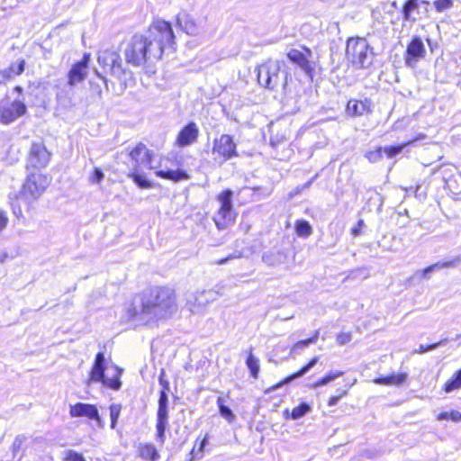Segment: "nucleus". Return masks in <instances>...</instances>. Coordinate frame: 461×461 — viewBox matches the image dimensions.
Returning a JSON list of instances; mask_svg holds the SVG:
<instances>
[{
    "instance_id": "obj_50",
    "label": "nucleus",
    "mask_w": 461,
    "mask_h": 461,
    "mask_svg": "<svg viewBox=\"0 0 461 461\" xmlns=\"http://www.w3.org/2000/svg\"><path fill=\"white\" fill-rule=\"evenodd\" d=\"M12 65H14V71L12 73L14 77V75H21L24 71L25 60L20 59L17 63H13Z\"/></svg>"
},
{
    "instance_id": "obj_58",
    "label": "nucleus",
    "mask_w": 461,
    "mask_h": 461,
    "mask_svg": "<svg viewBox=\"0 0 461 461\" xmlns=\"http://www.w3.org/2000/svg\"><path fill=\"white\" fill-rule=\"evenodd\" d=\"M238 258V256L233 255V254H230V256H228V257H226V258H221V259L218 260V261H217V264H218V265H224V264L228 263L230 259H232V258Z\"/></svg>"
},
{
    "instance_id": "obj_34",
    "label": "nucleus",
    "mask_w": 461,
    "mask_h": 461,
    "mask_svg": "<svg viewBox=\"0 0 461 461\" xmlns=\"http://www.w3.org/2000/svg\"><path fill=\"white\" fill-rule=\"evenodd\" d=\"M343 375L342 371H336V372H330L328 375L323 376L322 378L316 381L313 384V388H317L322 385H326L330 382L337 379L338 377L341 376Z\"/></svg>"
},
{
    "instance_id": "obj_35",
    "label": "nucleus",
    "mask_w": 461,
    "mask_h": 461,
    "mask_svg": "<svg viewBox=\"0 0 461 461\" xmlns=\"http://www.w3.org/2000/svg\"><path fill=\"white\" fill-rule=\"evenodd\" d=\"M310 411V405L306 402H302L292 410L290 417L292 420H298L307 414Z\"/></svg>"
},
{
    "instance_id": "obj_30",
    "label": "nucleus",
    "mask_w": 461,
    "mask_h": 461,
    "mask_svg": "<svg viewBox=\"0 0 461 461\" xmlns=\"http://www.w3.org/2000/svg\"><path fill=\"white\" fill-rule=\"evenodd\" d=\"M246 364L248 368L249 369L250 375L254 378H258V372H259V360L258 357H256L252 351L249 353V356L246 360Z\"/></svg>"
},
{
    "instance_id": "obj_25",
    "label": "nucleus",
    "mask_w": 461,
    "mask_h": 461,
    "mask_svg": "<svg viewBox=\"0 0 461 461\" xmlns=\"http://www.w3.org/2000/svg\"><path fill=\"white\" fill-rule=\"evenodd\" d=\"M318 361H319L318 357H313L312 359L310 360V362L308 364L303 366L299 371H297V372L294 373L293 375L285 378V380L283 381V384H289L293 380L304 375L318 363Z\"/></svg>"
},
{
    "instance_id": "obj_42",
    "label": "nucleus",
    "mask_w": 461,
    "mask_h": 461,
    "mask_svg": "<svg viewBox=\"0 0 461 461\" xmlns=\"http://www.w3.org/2000/svg\"><path fill=\"white\" fill-rule=\"evenodd\" d=\"M14 71V65H10L9 68L0 70V85L5 84L7 81L13 79L12 73Z\"/></svg>"
},
{
    "instance_id": "obj_49",
    "label": "nucleus",
    "mask_w": 461,
    "mask_h": 461,
    "mask_svg": "<svg viewBox=\"0 0 461 461\" xmlns=\"http://www.w3.org/2000/svg\"><path fill=\"white\" fill-rule=\"evenodd\" d=\"M104 177V172L99 167H95L92 176H90L91 183H100Z\"/></svg>"
},
{
    "instance_id": "obj_37",
    "label": "nucleus",
    "mask_w": 461,
    "mask_h": 461,
    "mask_svg": "<svg viewBox=\"0 0 461 461\" xmlns=\"http://www.w3.org/2000/svg\"><path fill=\"white\" fill-rule=\"evenodd\" d=\"M411 141H408L406 143H402V144H400V145H396V146H388V147H384L383 148V151L385 153V155L387 156V158H392L395 156H397L398 154L402 153L403 149L408 145L410 144Z\"/></svg>"
},
{
    "instance_id": "obj_32",
    "label": "nucleus",
    "mask_w": 461,
    "mask_h": 461,
    "mask_svg": "<svg viewBox=\"0 0 461 461\" xmlns=\"http://www.w3.org/2000/svg\"><path fill=\"white\" fill-rule=\"evenodd\" d=\"M296 233L301 237H308L312 234V229L307 221H297L295 224Z\"/></svg>"
},
{
    "instance_id": "obj_1",
    "label": "nucleus",
    "mask_w": 461,
    "mask_h": 461,
    "mask_svg": "<svg viewBox=\"0 0 461 461\" xmlns=\"http://www.w3.org/2000/svg\"><path fill=\"white\" fill-rule=\"evenodd\" d=\"M176 44L171 23L155 20L146 34H135L126 43L124 57L128 64L140 67L148 60L161 59L166 47Z\"/></svg>"
},
{
    "instance_id": "obj_12",
    "label": "nucleus",
    "mask_w": 461,
    "mask_h": 461,
    "mask_svg": "<svg viewBox=\"0 0 461 461\" xmlns=\"http://www.w3.org/2000/svg\"><path fill=\"white\" fill-rule=\"evenodd\" d=\"M425 54L426 50L421 39L417 36L413 37L408 44L405 51V65L409 68H415L417 62L423 59Z\"/></svg>"
},
{
    "instance_id": "obj_10",
    "label": "nucleus",
    "mask_w": 461,
    "mask_h": 461,
    "mask_svg": "<svg viewBox=\"0 0 461 461\" xmlns=\"http://www.w3.org/2000/svg\"><path fill=\"white\" fill-rule=\"evenodd\" d=\"M212 154L216 155L215 160L219 158L221 163H223L238 156L236 143L233 138L229 134H222L213 141Z\"/></svg>"
},
{
    "instance_id": "obj_18",
    "label": "nucleus",
    "mask_w": 461,
    "mask_h": 461,
    "mask_svg": "<svg viewBox=\"0 0 461 461\" xmlns=\"http://www.w3.org/2000/svg\"><path fill=\"white\" fill-rule=\"evenodd\" d=\"M346 111L351 117H358L365 113H371V101L367 98L363 101L351 99L347 104Z\"/></svg>"
},
{
    "instance_id": "obj_45",
    "label": "nucleus",
    "mask_w": 461,
    "mask_h": 461,
    "mask_svg": "<svg viewBox=\"0 0 461 461\" xmlns=\"http://www.w3.org/2000/svg\"><path fill=\"white\" fill-rule=\"evenodd\" d=\"M368 276V270L366 267H361L350 271L349 275L348 276V278H357L359 276L366 278Z\"/></svg>"
},
{
    "instance_id": "obj_64",
    "label": "nucleus",
    "mask_w": 461,
    "mask_h": 461,
    "mask_svg": "<svg viewBox=\"0 0 461 461\" xmlns=\"http://www.w3.org/2000/svg\"><path fill=\"white\" fill-rule=\"evenodd\" d=\"M14 92H16V93H18L19 95H21V94H23V87H22V86H16L14 88Z\"/></svg>"
},
{
    "instance_id": "obj_53",
    "label": "nucleus",
    "mask_w": 461,
    "mask_h": 461,
    "mask_svg": "<svg viewBox=\"0 0 461 461\" xmlns=\"http://www.w3.org/2000/svg\"><path fill=\"white\" fill-rule=\"evenodd\" d=\"M148 152L150 154V155H143V159L147 166L149 167V168L152 169V168H155V167L152 165V158L154 156V153L152 150L149 149H148Z\"/></svg>"
},
{
    "instance_id": "obj_47",
    "label": "nucleus",
    "mask_w": 461,
    "mask_h": 461,
    "mask_svg": "<svg viewBox=\"0 0 461 461\" xmlns=\"http://www.w3.org/2000/svg\"><path fill=\"white\" fill-rule=\"evenodd\" d=\"M460 382L458 380H456L454 376L449 379L444 386V390L446 393H450L457 388L461 387V384H459Z\"/></svg>"
},
{
    "instance_id": "obj_40",
    "label": "nucleus",
    "mask_w": 461,
    "mask_h": 461,
    "mask_svg": "<svg viewBox=\"0 0 461 461\" xmlns=\"http://www.w3.org/2000/svg\"><path fill=\"white\" fill-rule=\"evenodd\" d=\"M27 436L21 434L15 437L13 444H12V452L14 457L16 456V454L21 450L23 445L27 440Z\"/></svg>"
},
{
    "instance_id": "obj_3",
    "label": "nucleus",
    "mask_w": 461,
    "mask_h": 461,
    "mask_svg": "<svg viewBox=\"0 0 461 461\" xmlns=\"http://www.w3.org/2000/svg\"><path fill=\"white\" fill-rule=\"evenodd\" d=\"M50 182V178L41 173L29 175L15 201L11 202L14 213L17 217L21 216L22 205L29 207L31 203L36 201L44 193Z\"/></svg>"
},
{
    "instance_id": "obj_17",
    "label": "nucleus",
    "mask_w": 461,
    "mask_h": 461,
    "mask_svg": "<svg viewBox=\"0 0 461 461\" xmlns=\"http://www.w3.org/2000/svg\"><path fill=\"white\" fill-rule=\"evenodd\" d=\"M90 61V55L85 53L81 60L72 66L68 74V85L74 86L85 80L87 75V68Z\"/></svg>"
},
{
    "instance_id": "obj_36",
    "label": "nucleus",
    "mask_w": 461,
    "mask_h": 461,
    "mask_svg": "<svg viewBox=\"0 0 461 461\" xmlns=\"http://www.w3.org/2000/svg\"><path fill=\"white\" fill-rule=\"evenodd\" d=\"M109 410H110V419H111L110 427H111V429H113L116 428V424H117L118 419L121 414L122 405L117 404V403H113L110 405Z\"/></svg>"
},
{
    "instance_id": "obj_23",
    "label": "nucleus",
    "mask_w": 461,
    "mask_h": 461,
    "mask_svg": "<svg viewBox=\"0 0 461 461\" xmlns=\"http://www.w3.org/2000/svg\"><path fill=\"white\" fill-rule=\"evenodd\" d=\"M407 378L406 374H392L390 375L386 376H381L374 379V383L376 384H383V385H392L396 384L400 385L405 382Z\"/></svg>"
},
{
    "instance_id": "obj_61",
    "label": "nucleus",
    "mask_w": 461,
    "mask_h": 461,
    "mask_svg": "<svg viewBox=\"0 0 461 461\" xmlns=\"http://www.w3.org/2000/svg\"><path fill=\"white\" fill-rule=\"evenodd\" d=\"M340 399L337 396V395H333L330 398L329 402H328V405L329 406H335L338 404L339 401Z\"/></svg>"
},
{
    "instance_id": "obj_26",
    "label": "nucleus",
    "mask_w": 461,
    "mask_h": 461,
    "mask_svg": "<svg viewBox=\"0 0 461 461\" xmlns=\"http://www.w3.org/2000/svg\"><path fill=\"white\" fill-rule=\"evenodd\" d=\"M225 400L222 397H218L216 403L219 408L220 415L224 418L228 422L235 420L236 416L230 407L224 404Z\"/></svg>"
},
{
    "instance_id": "obj_55",
    "label": "nucleus",
    "mask_w": 461,
    "mask_h": 461,
    "mask_svg": "<svg viewBox=\"0 0 461 461\" xmlns=\"http://www.w3.org/2000/svg\"><path fill=\"white\" fill-rule=\"evenodd\" d=\"M8 223V218L5 212H0V232L6 227Z\"/></svg>"
},
{
    "instance_id": "obj_11",
    "label": "nucleus",
    "mask_w": 461,
    "mask_h": 461,
    "mask_svg": "<svg viewBox=\"0 0 461 461\" xmlns=\"http://www.w3.org/2000/svg\"><path fill=\"white\" fill-rule=\"evenodd\" d=\"M51 153L41 141L32 142L28 156V166L34 168H43L48 166Z\"/></svg>"
},
{
    "instance_id": "obj_51",
    "label": "nucleus",
    "mask_w": 461,
    "mask_h": 461,
    "mask_svg": "<svg viewBox=\"0 0 461 461\" xmlns=\"http://www.w3.org/2000/svg\"><path fill=\"white\" fill-rule=\"evenodd\" d=\"M364 226H365L364 220L359 219L357 225L351 229V234L354 237L359 236L362 233L361 230Z\"/></svg>"
},
{
    "instance_id": "obj_2",
    "label": "nucleus",
    "mask_w": 461,
    "mask_h": 461,
    "mask_svg": "<svg viewBox=\"0 0 461 461\" xmlns=\"http://www.w3.org/2000/svg\"><path fill=\"white\" fill-rule=\"evenodd\" d=\"M176 310L175 290L168 286H154L134 298L127 314L133 321L149 324L171 317Z\"/></svg>"
},
{
    "instance_id": "obj_14",
    "label": "nucleus",
    "mask_w": 461,
    "mask_h": 461,
    "mask_svg": "<svg viewBox=\"0 0 461 461\" xmlns=\"http://www.w3.org/2000/svg\"><path fill=\"white\" fill-rule=\"evenodd\" d=\"M69 414L71 417H87L95 420L100 428L104 427V421L99 416L98 409L94 404L77 402L70 405Z\"/></svg>"
},
{
    "instance_id": "obj_15",
    "label": "nucleus",
    "mask_w": 461,
    "mask_h": 461,
    "mask_svg": "<svg viewBox=\"0 0 461 461\" xmlns=\"http://www.w3.org/2000/svg\"><path fill=\"white\" fill-rule=\"evenodd\" d=\"M292 249L290 248L271 249L262 255V261L269 267H279L289 261Z\"/></svg>"
},
{
    "instance_id": "obj_39",
    "label": "nucleus",
    "mask_w": 461,
    "mask_h": 461,
    "mask_svg": "<svg viewBox=\"0 0 461 461\" xmlns=\"http://www.w3.org/2000/svg\"><path fill=\"white\" fill-rule=\"evenodd\" d=\"M63 461H86L84 456L73 449L63 452Z\"/></svg>"
},
{
    "instance_id": "obj_27",
    "label": "nucleus",
    "mask_w": 461,
    "mask_h": 461,
    "mask_svg": "<svg viewBox=\"0 0 461 461\" xmlns=\"http://www.w3.org/2000/svg\"><path fill=\"white\" fill-rule=\"evenodd\" d=\"M128 176L132 179V181L138 185V187L142 189H149L152 187V183L145 177L144 175L138 173L137 171H133L128 174Z\"/></svg>"
},
{
    "instance_id": "obj_19",
    "label": "nucleus",
    "mask_w": 461,
    "mask_h": 461,
    "mask_svg": "<svg viewBox=\"0 0 461 461\" xmlns=\"http://www.w3.org/2000/svg\"><path fill=\"white\" fill-rule=\"evenodd\" d=\"M177 25L189 35H197L200 27L195 20L188 14H179L176 19Z\"/></svg>"
},
{
    "instance_id": "obj_43",
    "label": "nucleus",
    "mask_w": 461,
    "mask_h": 461,
    "mask_svg": "<svg viewBox=\"0 0 461 461\" xmlns=\"http://www.w3.org/2000/svg\"><path fill=\"white\" fill-rule=\"evenodd\" d=\"M383 148H378L375 150L368 151L366 158L372 163L377 162L382 158Z\"/></svg>"
},
{
    "instance_id": "obj_44",
    "label": "nucleus",
    "mask_w": 461,
    "mask_h": 461,
    "mask_svg": "<svg viewBox=\"0 0 461 461\" xmlns=\"http://www.w3.org/2000/svg\"><path fill=\"white\" fill-rule=\"evenodd\" d=\"M434 6L438 12H443L453 6V0H436Z\"/></svg>"
},
{
    "instance_id": "obj_28",
    "label": "nucleus",
    "mask_w": 461,
    "mask_h": 461,
    "mask_svg": "<svg viewBox=\"0 0 461 461\" xmlns=\"http://www.w3.org/2000/svg\"><path fill=\"white\" fill-rule=\"evenodd\" d=\"M419 7V0H407L402 6V15L405 21H415L411 13Z\"/></svg>"
},
{
    "instance_id": "obj_59",
    "label": "nucleus",
    "mask_w": 461,
    "mask_h": 461,
    "mask_svg": "<svg viewBox=\"0 0 461 461\" xmlns=\"http://www.w3.org/2000/svg\"><path fill=\"white\" fill-rule=\"evenodd\" d=\"M319 336H320V330H316L314 331L313 335L308 339V342H310L311 344L316 343L319 339Z\"/></svg>"
},
{
    "instance_id": "obj_8",
    "label": "nucleus",
    "mask_w": 461,
    "mask_h": 461,
    "mask_svg": "<svg viewBox=\"0 0 461 461\" xmlns=\"http://www.w3.org/2000/svg\"><path fill=\"white\" fill-rule=\"evenodd\" d=\"M26 112L27 107L23 101L11 102L8 99H4L0 102V122L10 124L24 115Z\"/></svg>"
},
{
    "instance_id": "obj_54",
    "label": "nucleus",
    "mask_w": 461,
    "mask_h": 461,
    "mask_svg": "<svg viewBox=\"0 0 461 461\" xmlns=\"http://www.w3.org/2000/svg\"><path fill=\"white\" fill-rule=\"evenodd\" d=\"M159 384L162 385V390H169V383L165 379V371L162 369L158 377Z\"/></svg>"
},
{
    "instance_id": "obj_52",
    "label": "nucleus",
    "mask_w": 461,
    "mask_h": 461,
    "mask_svg": "<svg viewBox=\"0 0 461 461\" xmlns=\"http://www.w3.org/2000/svg\"><path fill=\"white\" fill-rule=\"evenodd\" d=\"M309 345H311L310 342H308V339H303V340H299L297 341L293 348H292V351L293 352H296L298 350H303V348H305L306 347H308Z\"/></svg>"
},
{
    "instance_id": "obj_31",
    "label": "nucleus",
    "mask_w": 461,
    "mask_h": 461,
    "mask_svg": "<svg viewBox=\"0 0 461 461\" xmlns=\"http://www.w3.org/2000/svg\"><path fill=\"white\" fill-rule=\"evenodd\" d=\"M456 262H458L457 258L454 259V260H449V261L438 262L436 264H433V265L424 268L422 271V276L424 277H427L429 274L432 273L433 271H435L437 269L454 267Z\"/></svg>"
},
{
    "instance_id": "obj_33",
    "label": "nucleus",
    "mask_w": 461,
    "mask_h": 461,
    "mask_svg": "<svg viewBox=\"0 0 461 461\" xmlns=\"http://www.w3.org/2000/svg\"><path fill=\"white\" fill-rule=\"evenodd\" d=\"M208 440L209 435L205 434L204 438L201 440L198 448L195 449V447H194V448L190 452V455L192 456L190 461H193L194 459H201L203 457L204 448L208 444Z\"/></svg>"
},
{
    "instance_id": "obj_22",
    "label": "nucleus",
    "mask_w": 461,
    "mask_h": 461,
    "mask_svg": "<svg viewBox=\"0 0 461 461\" xmlns=\"http://www.w3.org/2000/svg\"><path fill=\"white\" fill-rule=\"evenodd\" d=\"M217 297V293L213 290L202 291L198 292L194 294V307H196V311L202 310L209 303L214 301Z\"/></svg>"
},
{
    "instance_id": "obj_24",
    "label": "nucleus",
    "mask_w": 461,
    "mask_h": 461,
    "mask_svg": "<svg viewBox=\"0 0 461 461\" xmlns=\"http://www.w3.org/2000/svg\"><path fill=\"white\" fill-rule=\"evenodd\" d=\"M140 456L149 461H158L159 454L156 447L149 443L140 444L139 447Z\"/></svg>"
},
{
    "instance_id": "obj_38",
    "label": "nucleus",
    "mask_w": 461,
    "mask_h": 461,
    "mask_svg": "<svg viewBox=\"0 0 461 461\" xmlns=\"http://www.w3.org/2000/svg\"><path fill=\"white\" fill-rule=\"evenodd\" d=\"M447 339H441L440 341L437 342V343H433V344H430V345H428V346H425V345H420L419 348L415 350V353H418V354H423V353H426L428 351H431V350H434L441 346H445L447 345Z\"/></svg>"
},
{
    "instance_id": "obj_56",
    "label": "nucleus",
    "mask_w": 461,
    "mask_h": 461,
    "mask_svg": "<svg viewBox=\"0 0 461 461\" xmlns=\"http://www.w3.org/2000/svg\"><path fill=\"white\" fill-rule=\"evenodd\" d=\"M56 98H57V101H58L61 105H63V106H66V107H67V106H71V105L73 104H72V102H71V100H65V99L63 98L62 93H59V94H57Z\"/></svg>"
},
{
    "instance_id": "obj_48",
    "label": "nucleus",
    "mask_w": 461,
    "mask_h": 461,
    "mask_svg": "<svg viewBox=\"0 0 461 461\" xmlns=\"http://www.w3.org/2000/svg\"><path fill=\"white\" fill-rule=\"evenodd\" d=\"M352 339V335L350 332H341L338 334L336 340L337 343L340 346L346 345L347 343L350 342Z\"/></svg>"
},
{
    "instance_id": "obj_21",
    "label": "nucleus",
    "mask_w": 461,
    "mask_h": 461,
    "mask_svg": "<svg viewBox=\"0 0 461 461\" xmlns=\"http://www.w3.org/2000/svg\"><path fill=\"white\" fill-rule=\"evenodd\" d=\"M155 175L158 177L171 180L173 182H180L183 180L190 179V175L184 169L178 168L176 170H157Z\"/></svg>"
},
{
    "instance_id": "obj_7",
    "label": "nucleus",
    "mask_w": 461,
    "mask_h": 461,
    "mask_svg": "<svg viewBox=\"0 0 461 461\" xmlns=\"http://www.w3.org/2000/svg\"><path fill=\"white\" fill-rule=\"evenodd\" d=\"M232 196L233 192L230 189H225L217 196L221 206L213 217V221L219 230L227 229L234 221Z\"/></svg>"
},
{
    "instance_id": "obj_63",
    "label": "nucleus",
    "mask_w": 461,
    "mask_h": 461,
    "mask_svg": "<svg viewBox=\"0 0 461 461\" xmlns=\"http://www.w3.org/2000/svg\"><path fill=\"white\" fill-rule=\"evenodd\" d=\"M453 376L456 380H458L460 382L459 384H461V369L456 371Z\"/></svg>"
},
{
    "instance_id": "obj_62",
    "label": "nucleus",
    "mask_w": 461,
    "mask_h": 461,
    "mask_svg": "<svg viewBox=\"0 0 461 461\" xmlns=\"http://www.w3.org/2000/svg\"><path fill=\"white\" fill-rule=\"evenodd\" d=\"M348 388H346V389H338L337 390V396L341 399L342 397H344L345 395H347L348 393Z\"/></svg>"
},
{
    "instance_id": "obj_5",
    "label": "nucleus",
    "mask_w": 461,
    "mask_h": 461,
    "mask_svg": "<svg viewBox=\"0 0 461 461\" xmlns=\"http://www.w3.org/2000/svg\"><path fill=\"white\" fill-rule=\"evenodd\" d=\"M346 58L355 68H365L373 62L372 48L365 38H348Z\"/></svg>"
},
{
    "instance_id": "obj_13",
    "label": "nucleus",
    "mask_w": 461,
    "mask_h": 461,
    "mask_svg": "<svg viewBox=\"0 0 461 461\" xmlns=\"http://www.w3.org/2000/svg\"><path fill=\"white\" fill-rule=\"evenodd\" d=\"M286 55L292 63L297 65L306 75L312 77L314 68L309 60V58L312 55L310 49L304 48V52L292 49Z\"/></svg>"
},
{
    "instance_id": "obj_29",
    "label": "nucleus",
    "mask_w": 461,
    "mask_h": 461,
    "mask_svg": "<svg viewBox=\"0 0 461 461\" xmlns=\"http://www.w3.org/2000/svg\"><path fill=\"white\" fill-rule=\"evenodd\" d=\"M143 155H150L148 152V148L143 143H139L131 152L130 157L136 163L143 162Z\"/></svg>"
},
{
    "instance_id": "obj_57",
    "label": "nucleus",
    "mask_w": 461,
    "mask_h": 461,
    "mask_svg": "<svg viewBox=\"0 0 461 461\" xmlns=\"http://www.w3.org/2000/svg\"><path fill=\"white\" fill-rule=\"evenodd\" d=\"M450 420L452 421L457 422L461 420V412L457 411H452L449 412Z\"/></svg>"
},
{
    "instance_id": "obj_46",
    "label": "nucleus",
    "mask_w": 461,
    "mask_h": 461,
    "mask_svg": "<svg viewBox=\"0 0 461 461\" xmlns=\"http://www.w3.org/2000/svg\"><path fill=\"white\" fill-rule=\"evenodd\" d=\"M460 382L458 380H456L454 376L449 379L444 386V390L446 393H450L457 388L461 387V384H459Z\"/></svg>"
},
{
    "instance_id": "obj_41",
    "label": "nucleus",
    "mask_w": 461,
    "mask_h": 461,
    "mask_svg": "<svg viewBox=\"0 0 461 461\" xmlns=\"http://www.w3.org/2000/svg\"><path fill=\"white\" fill-rule=\"evenodd\" d=\"M104 385L113 389V390H119L121 388L122 383L120 381L119 376H115L113 378H104L100 381Z\"/></svg>"
},
{
    "instance_id": "obj_16",
    "label": "nucleus",
    "mask_w": 461,
    "mask_h": 461,
    "mask_svg": "<svg viewBox=\"0 0 461 461\" xmlns=\"http://www.w3.org/2000/svg\"><path fill=\"white\" fill-rule=\"evenodd\" d=\"M199 128L194 122H188L178 132L176 139V146L185 148L194 144L199 136Z\"/></svg>"
},
{
    "instance_id": "obj_9",
    "label": "nucleus",
    "mask_w": 461,
    "mask_h": 461,
    "mask_svg": "<svg viewBox=\"0 0 461 461\" xmlns=\"http://www.w3.org/2000/svg\"><path fill=\"white\" fill-rule=\"evenodd\" d=\"M167 390H161L158 398V408L157 411V439L161 444H164L166 440V429L168 425V396L167 393Z\"/></svg>"
},
{
    "instance_id": "obj_60",
    "label": "nucleus",
    "mask_w": 461,
    "mask_h": 461,
    "mask_svg": "<svg viewBox=\"0 0 461 461\" xmlns=\"http://www.w3.org/2000/svg\"><path fill=\"white\" fill-rule=\"evenodd\" d=\"M438 420H450L449 412L444 411L437 416Z\"/></svg>"
},
{
    "instance_id": "obj_6",
    "label": "nucleus",
    "mask_w": 461,
    "mask_h": 461,
    "mask_svg": "<svg viewBox=\"0 0 461 461\" xmlns=\"http://www.w3.org/2000/svg\"><path fill=\"white\" fill-rule=\"evenodd\" d=\"M97 61L105 73H109L120 80L125 75L126 70L122 67L118 48L111 47L99 50Z\"/></svg>"
},
{
    "instance_id": "obj_20",
    "label": "nucleus",
    "mask_w": 461,
    "mask_h": 461,
    "mask_svg": "<svg viewBox=\"0 0 461 461\" xmlns=\"http://www.w3.org/2000/svg\"><path fill=\"white\" fill-rule=\"evenodd\" d=\"M105 369L104 354L103 352H98L95 356V363L90 373V380L95 382L102 381L105 376Z\"/></svg>"
},
{
    "instance_id": "obj_4",
    "label": "nucleus",
    "mask_w": 461,
    "mask_h": 461,
    "mask_svg": "<svg viewBox=\"0 0 461 461\" xmlns=\"http://www.w3.org/2000/svg\"><path fill=\"white\" fill-rule=\"evenodd\" d=\"M258 84L264 88L275 90L278 86L284 89L290 76L284 60L268 59L257 68Z\"/></svg>"
}]
</instances>
